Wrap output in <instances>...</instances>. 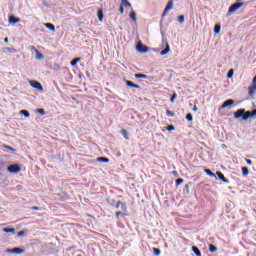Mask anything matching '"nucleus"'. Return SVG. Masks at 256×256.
I'll return each instance as SVG.
<instances>
[{"label":"nucleus","mask_w":256,"mask_h":256,"mask_svg":"<svg viewBox=\"0 0 256 256\" xmlns=\"http://www.w3.org/2000/svg\"><path fill=\"white\" fill-rule=\"evenodd\" d=\"M243 119V121H247V119H249V117L252 118H256V109L252 110V111H245V109H239L234 113V118L235 119Z\"/></svg>","instance_id":"1"},{"label":"nucleus","mask_w":256,"mask_h":256,"mask_svg":"<svg viewBox=\"0 0 256 256\" xmlns=\"http://www.w3.org/2000/svg\"><path fill=\"white\" fill-rule=\"evenodd\" d=\"M119 207H121L122 211H118L115 213V217L116 219H119V217H121V215H127V204L126 203H123L121 201H118L116 203V209H119Z\"/></svg>","instance_id":"2"},{"label":"nucleus","mask_w":256,"mask_h":256,"mask_svg":"<svg viewBox=\"0 0 256 256\" xmlns=\"http://www.w3.org/2000/svg\"><path fill=\"white\" fill-rule=\"evenodd\" d=\"M243 5H245L243 2H236L232 4L228 9V13H235V11H239Z\"/></svg>","instance_id":"3"},{"label":"nucleus","mask_w":256,"mask_h":256,"mask_svg":"<svg viewBox=\"0 0 256 256\" xmlns=\"http://www.w3.org/2000/svg\"><path fill=\"white\" fill-rule=\"evenodd\" d=\"M9 173H21V166L19 164H12L8 167Z\"/></svg>","instance_id":"4"},{"label":"nucleus","mask_w":256,"mask_h":256,"mask_svg":"<svg viewBox=\"0 0 256 256\" xmlns=\"http://www.w3.org/2000/svg\"><path fill=\"white\" fill-rule=\"evenodd\" d=\"M137 51H139L140 53H147L149 51V47L143 45L142 42H138L137 46H136Z\"/></svg>","instance_id":"5"},{"label":"nucleus","mask_w":256,"mask_h":256,"mask_svg":"<svg viewBox=\"0 0 256 256\" xmlns=\"http://www.w3.org/2000/svg\"><path fill=\"white\" fill-rule=\"evenodd\" d=\"M30 85L31 87H33V89H37L38 91H43V85H41V83H39L38 81L31 80Z\"/></svg>","instance_id":"6"},{"label":"nucleus","mask_w":256,"mask_h":256,"mask_svg":"<svg viewBox=\"0 0 256 256\" xmlns=\"http://www.w3.org/2000/svg\"><path fill=\"white\" fill-rule=\"evenodd\" d=\"M171 9H173V0H170L167 3V5L162 13V17H165V15H167V13H169V11H171Z\"/></svg>","instance_id":"7"},{"label":"nucleus","mask_w":256,"mask_h":256,"mask_svg":"<svg viewBox=\"0 0 256 256\" xmlns=\"http://www.w3.org/2000/svg\"><path fill=\"white\" fill-rule=\"evenodd\" d=\"M30 50H31V51H34V53H35V55H36V59H38V60H40V61H41L42 59H44L43 54H42L41 52H39V51L37 50V48H35V46H31Z\"/></svg>","instance_id":"8"},{"label":"nucleus","mask_w":256,"mask_h":256,"mask_svg":"<svg viewBox=\"0 0 256 256\" xmlns=\"http://www.w3.org/2000/svg\"><path fill=\"white\" fill-rule=\"evenodd\" d=\"M7 253H15L16 255H21V253H25V250L21 248H13V249L7 250Z\"/></svg>","instance_id":"9"},{"label":"nucleus","mask_w":256,"mask_h":256,"mask_svg":"<svg viewBox=\"0 0 256 256\" xmlns=\"http://www.w3.org/2000/svg\"><path fill=\"white\" fill-rule=\"evenodd\" d=\"M9 23L15 25L16 23H21V18H17L15 16H9L8 18Z\"/></svg>","instance_id":"10"},{"label":"nucleus","mask_w":256,"mask_h":256,"mask_svg":"<svg viewBox=\"0 0 256 256\" xmlns=\"http://www.w3.org/2000/svg\"><path fill=\"white\" fill-rule=\"evenodd\" d=\"M255 91H256V84H252L250 87H248L249 97H253L255 95Z\"/></svg>","instance_id":"11"},{"label":"nucleus","mask_w":256,"mask_h":256,"mask_svg":"<svg viewBox=\"0 0 256 256\" xmlns=\"http://www.w3.org/2000/svg\"><path fill=\"white\" fill-rule=\"evenodd\" d=\"M234 103H235V100H233V99L226 100L222 104L221 109H225L226 107H229L230 105H233Z\"/></svg>","instance_id":"12"},{"label":"nucleus","mask_w":256,"mask_h":256,"mask_svg":"<svg viewBox=\"0 0 256 256\" xmlns=\"http://www.w3.org/2000/svg\"><path fill=\"white\" fill-rule=\"evenodd\" d=\"M216 175L220 181H223V183H229V180L225 178V175H223L221 172H216Z\"/></svg>","instance_id":"13"},{"label":"nucleus","mask_w":256,"mask_h":256,"mask_svg":"<svg viewBox=\"0 0 256 256\" xmlns=\"http://www.w3.org/2000/svg\"><path fill=\"white\" fill-rule=\"evenodd\" d=\"M126 85H127V87H133L134 89H141V86H139V85H137V84H135V83H133L132 81H129V80L126 81Z\"/></svg>","instance_id":"14"},{"label":"nucleus","mask_w":256,"mask_h":256,"mask_svg":"<svg viewBox=\"0 0 256 256\" xmlns=\"http://www.w3.org/2000/svg\"><path fill=\"white\" fill-rule=\"evenodd\" d=\"M3 53H17V49H15L13 47H5L3 49Z\"/></svg>","instance_id":"15"},{"label":"nucleus","mask_w":256,"mask_h":256,"mask_svg":"<svg viewBox=\"0 0 256 256\" xmlns=\"http://www.w3.org/2000/svg\"><path fill=\"white\" fill-rule=\"evenodd\" d=\"M171 51V47L169 46V43L166 42V48L160 52V55H167Z\"/></svg>","instance_id":"16"},{"label":"nucleus","mask_w":256,"mask_h":256,"mask_svg":"<svg viewBox=\"0 0 256 256\" xmlns=\"http://www.w3.org/2000/svg\"><path fill=\"white\" fill-rule=\"evenodd\" d=\"M192 251H193V253H195L196 256H202L201 250H199V248L197 246H193Z\"/></svg>","instance_id":"17"},{"label":"nucleus","mask_w":256,"mask_h":256,"mask_svg":"<svg viewBox=\"0 0 256 256\" xmlns=\"http://www.w3.org/2000/svg\"><path fill=\"white\" fill-rule=\"evenodd\" d=\"M129 17L132 19V21H134V23L137 21V14L135 11L130 12Z\"/></svg>","instance_id":"18"},{"label":"nucleus","mask_w":256,"mask_h":256,"mask_svg":"<svg viewBox=\"0 0 256 256\" xmlns=\"http://www.w3.org/2000/svg\"><path fill=\"white\" fill-rule=\"evenodd\" d=\"M214 33H215L216 35H219V33H221V25L216 24V25L214 26Z\"/></svg>","instance_id":"19"},{"label":"nucleus","mask_w":256,"mask_h":256,"mask_svg":"<svg viewBox=\"0 0 256 256\" xmlns=\"http://www.w3.org/2000/svg\"><path fill=\"white\" fill-rule=\"evenodd\" d=\"M45 28L49 29V31H55V25H53L51 23H46Z\"/></svg>","instance_id":"20"},{"label":"nucleus","mask_w":256,"mask_h":256,"mask_svg":"<svg viewBox=\"0 0 256 256\" xmlns=\"http://www.w3.org/2000/svg\"><path fill=\"white\" fill-rule=\"evenodd\" d=\"M121 135H123L124 139L129 140V132H127L125 129L121 130Z\"/></svg>","instance_id":"21"},{"label":"nucleus","mask_w":256,"mask_h":256,"mask_svg":"<svg viewBox=\"0 0 256 256\" xmlns=\"http://www.w3.org/2000/svg\"><path fill=\"white\" fill-rule=\"evenodd\" d=\"M242 175L243 177H247V175H249V168L247 167H242Z\"/></svg>","instance_id":"22"},{"label":"nucleus","mask_w":256,"mask_h":256,"mask_svg":"<svg viewBox=\"0 0 256 256\" xmlns=\"http://www.w3.org/2000/svg\"><path fill=\"white\" fill-rule=\"evenodd\" d=\"M135 79H147L148 76L145 74H135L134 75Z\"/></svg>","instance_id":"23"},{"label":"nucleus","mask_w":256,"mask_h":256,"mask_svg":"<svg viewBox=\"0 0 256 256\" xmlns=\"http://www.w3.org/2000/svg\"><path fill=\"white\" fill-rule=\"evenodd\" d=\"M4 233H15V228H3Z\"/></svg>","instance_id":"24"},{"label":"nucleus","mask_w":256,"mask_h":256,"mask_svg":"<svg viewBox=\"0 0 256 256\" xmlns=\"http://www.w3.org/2000/svg\"><path fill=\"white\" fill-rule=\"evenodd\" d=\"M120 5H123L124 7H131V3L127 0H121Z\"/></svg>","instance_id":"25"},{"label":"nucleus","mask_w":256,"mask_h":256,"mask_svg":"<svg viewBox=\"0 0 256 256\" xmlns=\"http://www.w3.org/2000/svg\"><path fill=\"white\" fill-rule=\"evenodd\" d=\"M79 61H81V58H75L74 60H72V61L70 62V65H71L72 67H75V65H77V63H79Z\"/></svg>","instance_id":"26"},{"label":"nucleus","mask_w":256,"mask_h":256,"mask_svg":"<svg viewBox=\"0 0 256 256\" xmlns=\"http://www.w3.org/2000/svg\"><path fill=\"white\" fill-rule=\"evenodd\" d=\"M209 251H210V253H215V252H217V247L213 244H210Z\"/></svg>","instance_id":"27"},{"label":"nucleus","mask_w":256,"mask_h":256,"mask_svg":"<svg viewBox=\"0 0 256 256\" xmlns=\"http://www.w3.org/2000/svg\"><path fill=\"white\" fill-rule=\"evenodd\" d=\"M152 251L155 256L161 255V250L159 248H152Z\"/></svg>","instance_id":"28"},{"label":"nucleus","mask_w":256,"mask_h":256,"mask_svg":"<svg viewBox=\"0 0 256 256\" xmlns=\"http://www.w3.org/2000/svg\"><path fill=\"white\" fill-rule=\"evenodd\" d=\"M98 19H99V21H103V10L102 9L98 10Z\"/></svg>","instance_id":"29"},{"label":"nucleus","mask_w":256,"mask_h":256,"mask_svg":"<svg viewBox=\"0 0 256 256\" xmlns=\"http://www.w3.org/2000/svg\"><path fill=\"white\" fill-rule=\"evenodd\" d=\"M166 115H167V117H175V112H171V110L167 109Z\"/></svg>","instance_id":"30"},{"label":"nucleus","mask_w":256,"mask_h":256,"mask_svg":"<svg viewBox=\"0 0 256 256\" xmlns=\"http://www.w3.org/2000/svg\"><path fill=\"white\" fill-rule=\"evenodd\" d=\"M234 73H235V70L230 69V70L228 71L227 78H228V79H231V77H233V74H234Z\"/></svg>","instance_id":"31"},{"label":"nucleus","mask_w":256,"mask_h":256,"mask_svg":"<svg viewBox=\"0 0 256 256\" xmlns=\"http://www.w3.org/2000/svg\"><path fill=\"white\" fill-rule=\"evenodd\" d=\"M98 161H101L102 163H109V158L100 157L98 158Z\"/></svg>","instance_id":"32"},{"label":"nucleus","mask_w":256,"mask_h":256,"mask_svg":"<svg viewBox=\"0 0 256 256\" xmlns=\"http://www.w3.org/2000/svg\"><path fill=\"white\" fill-rule=\"evenodd\" d=\"M2 147H4V149H8L9 151H15V149L7 144H3Z\"/></svg>","instance_id":"33"},{"label":"nucleus","mask_w":256,"mask_h":256,"mask_svg":"<svg viewBox=\"0 0 256 256\" xmlns=\"http://www.w3.org/2000/svg\"><path fill=\"white\" fill-rule=\"evenodd\" d=\"M36 113H39L40 115H45V109H43V108H38V109L36 110Z\"/></svg>","instance_id":"34"},{"label":"nucleus","mask_w":256,"mask_h":256,"mask_svg":"<svg viewBox=\"0 0 256 256\" xmlns=\"http://www.w3.org/2000/svg\"><path fill=\"white\" fill-rule=\"evenodd\" d=\"M178 23H185V16H183V15L179 16Z\"/></svg>","instance_id":"35"},{"label":"nucleus","mask_w":256,"mask_h":256,"mask_svg":"<svg viewBox=\"0 0 256 256\" xmlns=\"http://www.w3.org/2000/svg\"><path fill=\"white\" fill-rule=\"evenodd\" d=\"M204 171L209 175V177H215V174H214V173H212V171H211V170H209V169H205Z\"/></svg>","instance_id":"36"},{"label":"nucleus","mask_w":256,"mask_h":256,"mask_svg":"<svg viewBox=\"0 0 256 256\" xmlns=\"http://www.w3.org/2000/svg\"><path fill=\"white\" fill-rule=\"evenodd\" d=\"M20 113L21 115H24V117H29V111L27 110H22Z\"/></svg>","instance_id":"37"},{"label":"nucleus","mask_w":256,"mask_h":256,"mask_svg":"<svg viewBox=\"0 0 256 256\" xmlns=\"http://www.w3.org/2000/svg\"><path fill=\"white\" fill-rule=\"evenodd\" d=\"M186 119H187V121H193V115L191 113H188L186 115Z\"/></svg>","instance_id":"38"},{"label":"nucleus","mask_w":256,"mask_h":256,"mask_svg":"<svg viewBox=\"0 0 256 256\" xmlns=\"http://www.w3.org/2000/svg\"><path fill=\"white\" fill-rule=\"evenodd\" d=\"M119 12L121 13V15H123V13H125V7L121 4H120Z\"/></svg>","instance_id":"39"},{"label":"nucleus","mask_w":256,"mask_h":256,"mask_svg":"<svg viewBox=\"0 0 256 256\" xmlns=\"http://www.w3.org/2000/svg\"><path fill=\"white\" fill-rule=\"evenodd\" d=\"M167 131H175V126L169 125L166 127Z\"/></svg>","instance_id":"40"},{"label":"nucleus","mask_w":256,"mask_h":256,"mask_svg":"<svg viewBox=\"0 0 256 256\" xmlns=\"http://www.w3.org/2000/svg\"><path fill=\"white\" fill-rule=\"evenodd\" d=\"M183 181H184L183 178H179L175 181V183L177 186H179V185H181V183H183Z\"/></svg>","instance_id":"41"},{"label":"nucleus","mask_w":256,"mask_h":256,"mask_svg":"<svg viewBox=\"0 0 256 256\" xmlns=\"http://www.w3.org/2000/svg\"><path fill=\"white\" fill-rule=\"evenodd\" d=\"M175 99H177V94L174 93L170 99L171 103H173V101H175Z\"/></svg>","instance_id":"42"},{"label":"nucleus","mask_w":256,"mask_h":256,"mask_svg":"<svg viewBox=\"0 0 256 256\" xmlns=\"http://www.w3.org/2000/svg\"><path fill=\"white\" fill-rule=\"evenodd\" d=\"M39 209H40V208H39L38 206H32V207H31V210H32V211H39Z\"/></svg>","instance_id":"43"},{"label":"nucleus","mask_w":256,"mask_h":256,"mask_svg":"<svg viewBox=\"0 0 256 256\" xmlns=\"http://www.w3.org/2000/svg\"><path fill=\"white\" fill-rule=\"evenodd\" d=\"M247 165H253V161L249 160V159H245Z\"/></svg>","instance_id":"44"},{"label":"nucleus","mask_w":256,"mask_h":256,"mask_svg":"<svg viewBox=\"0 0 256 256\" xmlns=\"http://www.w3.org/2000/svg\"><path fill=\"white\" fill-rule=\"evenodd\" d=\"M72 249H77V247L76 246H70V247H68L67 251H72Z\"/></svg>","instance_id":"45"},{"label":"nucleus","mask_w":256,"mask_h":256,"mask_svg":"<svg viewBox=\"0 0 256 256\" xmlns=\"http://www.w3.org/2000/svg\"><path fill=\"white\" fill-rule=\"evenodd\" d=\"M18 235H19V237H21L22 235H25V232L20 231V232H18Z\"/></svg>","instance_id":"46"},{"label":"nucleus","mask_w":256,"mask_h":256,"mask_svg":"<svg viewBox=\"0 0 256 256\" xmlns=\"http://www.w3.org/2000/svg\"><path fill=\"white\" fill-rule=\"evenodd\" d=\"M4 43H9V38L6 37V38L4 39Z\"/></svg>","instance_id":"47"},{"label":"nucleus","mask_w":256,"mask_h":256,"mask_svg":"<svg viewBox=\"0 0 256 256\" xmlns=\"http://www.w3.org/2000/svg\"><path fill=\"white\" fill-rule=\"evenodd\" d=\"M197 105H194V107H193V111H197Z\"/></svg>","instance_id":"48"},{"label":"nucleus","mask_w":256,"mask_h":256,"mask_svg":"<svg viewBox=\"0 0 256 256\" xmlns=\"http://www.w3.org/2000/svg\"><path fill=\"white\" fill-rule=\"evenodd\" d=\"M172 173H173V175H177V171H173Z\"/></svg>","instance_id":"49"}]
</instances>
